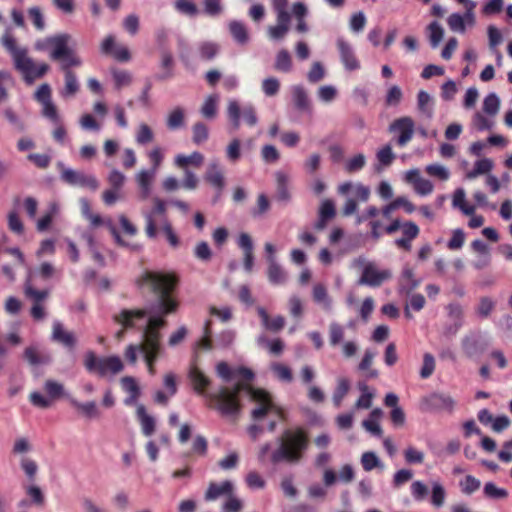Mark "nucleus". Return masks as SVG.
I'll return each mask as SVG.
<instances>
[{"label": "nucleus", "instance_id": "obj_1", "mask_svg": "<svg viewBox=\"0 0 512 512\" xmlns=\"http://www.w3.org/2000/svg\"><path fill=\"white\" fill-rule=\"evenodd\" d=\"M179 279L175 273L145 270L135 280L137 287L157 296L152 312L143 330L141 349L162 350L160 330L167 325L166 316L174 314L179 308V301L173 296Z\"/></svg>", "mask_w": 512, "mask_h": 512}, {"label": "nucleus", "instance_id": "obj_2", "mask_svg": "<svg viewBox=\"0 0 512 512\" xmlns=\"http://www.w3.org/2000/svg\"><path fill=\"white\" fill-rule=\"evenodd\" d=\"M242 391H246L257 404L251 412L253 420H261L270 412L283 418L282 409L275 405L271 395L263 389L254 388L251 384L237 382L232 388L222 386L217 392L210 394L209 398L214 402V409L222 416H236L241 411L239 393Z\"/></svg>", "mask_w": 512, "mask_h": 512}, {"label": "nucleus", "instance_id": "obj_3", "mask_svg": "<svg viewBox=\"0 0 512 512\" xmlns=\"http://www.w3.org/2000/svg\"><path fill=\"white\" fill-rule=\"evenodd\" d=\"M70 40L69 34L61 33L47 37L42 44H38V49H49L50 58L60 62V68L65 76L64 96H73L78 92L79 84L71 67H78L82 64L79 56L69 48Z\"/></svg>", "mask_w": 512, "mask_h": 512}, {"label": "nucleus", "instance_id": "obj_4", "mask_svg": "<svg viewBox=\"0 0 512 512\" xmlns=\"http://www.w3.org/2000/svg\"><path fill=\"white\" fill-rule=\"evenodd\" d=\"M308 446L309 437L303 428L286 429L279 438V447L271 453L270 461L272 464L298 463Z\"/></svg>", "mask_w": 512, "mask_h": 512}, {"label": "nucleus", "instance_id": "obj_5", "mask_svg": "<svg viewBox=\"0 0 512 512\" xmlns=\"http://www.w3.org/2000/svg\"><path fill=\"white\" fill-rule=\"evenodd\" d=\"M2 45L12 56L14 67L19 71L27 85H32L36 79L42 78L49 70L46 63L35 64L28 56L27 49L20 48L11 32H5L1 38Z\"/></svg>", "mask_w": 512, "mask_h": 512}, {"label": "nucleus", "instance_id": "obj_6", "mask_svg": "<svg viewBox=\"0 0 512 512\" xmlns=\"http://www.w3.org/2000/svg\"><path fill=\"white\" fill-rule=\"evenodd\" d=\"M84 367L89 373H96L99 377H105L108 373L115 375L124 369L120 357H97L93 351L85 354Z\"/></svg>", "mask_w": 512, "mask_h": 512}, {"label": "nucleus", "instance_id": "obj_7", "mask_svg": "<svg viewBox=\"0 0 512 512\" xmlns=\"http://www.w3.org/2000/svg\"><path fill=\"white\" fill-rule=\"evenodd\" d=\"M226 115L233 132L239 130L241 121L249 127H254L258 122L255 107L250 104L240 105L237 100H229Z\"/></svg>", "mask_w": 512, "mask_h": 512}, {"label": "nucleus", "instance_id": "obj_8", "mask_svg": "<svg viewBox=\"0 0 512 512\" xmlns=\"http://www.w3.org/2000/svg\"><path fill=\"white\" fill-rule=\"evenodd\" d=\"M23 293L26 299L32 302L30 310L31 317L36 321L43 320L46 317L44 302L49 297V290L36 289L29 277L24 283Z\"/></svg>", "mask_w": 512, "mask_h": 512}, {"label": "nucleus", "instance_id": "obj_9", "mask_svg": "<svg viewBox=\"0 0 512 512\" xmlns=\"http://www.w3.org/2000/svg\"><path fill=\"white\" fill-rule=\"evenodd\" d=\"M24 256L18 248H7L0 246V266L2 274L8 281L15 280V268L22 266Z\"/></svg>", "mask_w": 512, "mask_h": 512}, {"label": "nucleus", "instance_id": "obj_10", "mask_svg": "<svg viewBox=\"0 0 512 512\" xmlns=\"http://www.w3.org/2000/svg\"><path fill=\"white\" fill-rule=\"evenodd\" d=\"M60 178L71 186L88 188L92 191H96L99 188V182L95 176L71 168H63Z\"/></svg>", "mask_w": 512, "mask_h": 512}, {"label": "nucleus", "instance_id": "obj_11", "mask_svg": "<svg viewBox=\"0 0 512 512\" xmlns=\"http://www.w3.org/2000/svg\"><path fill=\"white\" fill-rule=\"evenodd\" d=\"M148 315L145 308L128 309L123 308L119 312L113 314L112 320L115 324L124 329L134 330L137 328V322L144 320Z\"/></svg>", "mask_w": 512, "mask_h": 512}, {"label": "nucleus", "instance_id": "obj_12", "mask_svg": "<svg viewBox=\"0 0 512 512\" xmlns=\"http://www.w3.org/2000/svg\"><path fill=\"white\" fill-rule=\"evenodd\" d=\"M392 273L389 269L379 270L377 266L368 262L364 265L362 275L358 281L360 285H367L370 287H379L385 281L391 279Z\"/></svg>", "mask_w": 512, "mask_h": 512}, {"label": "nucleus", "instance_id": "obj_13", "mask_svg": "<svg viewBox=\"0 0 512 512\" xmlns=\"http://www.w3.org/2000/svg\"><path fill=\"white\" fill-rule=\"evenodd\" d=\"M391 132H398L397 145L404 147L411 141L414 135V121L409 116L400 117L394 120L390 127Z\"/></svg>", "mask_w": 512, "mask_h": 512}, {"label": "nucleus", "instance_id": "obj_14", "mask_svg": "<svg viewBox=\"0 0 512 512\" xmlns=\"http://www.w3.org/2000/svg\"><path fill=\"white\" fill-rule=\"evenodd\" d=\"M204 180L216 190L214 198V202H216L225 188L224 173L218 163L212 162L208 165L204 174Z\"/></svg>", "mask_w": 512, "mask_h": 512}, {"label": "nucleus", "instance_id": "obj_15", "mask_svg": "<svg viewBox=\"0 0 512 512\" xmlns=\"http://www.w3.org/2000/svg\"><path fill=\"white\" fill-rule=\"evenodd\" d=\"M23 359L33 368L52 362L51 354L38 345L27 346L23 352Z\"/></svg>", "mask_w": 512, "mask_h": 512}, {"label": "nucleus", "instance_id": "obj_16", "mask_svg": "<svg viewBox=\"0 0 512 512\" xmlns=\"http://www.w3.org/2000/svg\"><path fill=\"white\" fill-rule=\"evenodd\" d=\"M188 377L192 383L193 389L197 394L206 395L212 402L211 407L214 409V402L209 398L211 393L206 394V389L210 386L211 380L207 377L195 364H192L189 369Z\"/></svg>", "mask_w": 512, "mask_h": 512}, {"label": "nucleus", "instance_id": "obj_17", "mask_svg": "<svg viewBox=\"0 0 512 512\" xmlns=\"http://www.w3.org/2000/svg\"><path fill=\"white\" fill-rule=\"evenodd\" d=\"M402 237L395 240V245L407 252L412 249V241L416 239L420 234V228L412 221L403 222L401 229Z\"/></svg>", "mask_w": 512, "mask_h": 512}, {"label": "nucleus", "instance_id": "obj_18", "mask_svg": "<svg viewBox=\"0 0 512 512\" xmlns=\"http://www.w3.org/2000/svg\"><path fill=\"white\" fill-rule=\"evenodd\" d=\"M337 48L340 54L341 62L348 71H355L360 68V62L357 59L352 46L344 39L337 40Z\"/></svg>", "mask_w": 512, "mask_h": 512}, {"label": "nucleus", "instance_id": "obj_19", "mask_svg": "<svg viewBox=\"0 0 512 512\" xmlns=\"http://www.w3.org/2000/svg\"><path fill=\"white\" fill-rule=\"evenodd\" d=\"M461 346L464 354L468 358H472L483 353L487 347V344L482 340L479 335L471 334L467 335L462 339Z\"/></svg>", "mask_w": 512, "mask_h": 512}, {"label": "nucleus", "instance_id": "obj_20", "mask_svg": "<svg viewBox=\"0 0 512 512\" xmlns=\"http://www.w3.org/2000/svg\"><path fill=\"white\" fill-rule=\"evenodd\" d=\"M52 340L62 344L64 347L73 350L76 346L77 339L73 332L66 331L62 323L55 321L52 327Z\"/></svg>", "mask_w": 512, "mask_h": 512}, {"label": "nucleus", "instance_id": "obj_21", "mask_svg": "<svg viewBox=\"0 0 512 512\" xmlns=\"http://www.w3.org/2000/svg\"><path fill=\"white\" fill-rule=\"evenodd\" d=\"M233 484L226 480L222 483L211 482L208 486V489L205 492V500L206 501H214L221 496H229L233 494Z\"/></svg>", "mask_w": 512, "mask_h": 512}, {"label": "nucleus", "instance_id": "obj_22", "mask_svg": "<svg viewBox=\"0 0 512 512\" xmlns=\"http://www.w3.org/2000/svg\"><path fill=\"white\" fill-rule=\"evenodd\" d=\"M428 405L438 411H447L451 413L455 406L454 399L447 394L444 393H433L427 399Z\"/></svg>", "mask_w": 512, "mask_h": 512}, {"label": "nucleus", "instance_id": "obj_23", "mask_svg": "<svg viewBox=\"0 0 512 512\" xmlns=\"http://www.w3.org/2000/svg\"><path fill=\"white\" fill-rule=\"evenodd\" d=\"M257 313L261 318L262 325L269 331L278 332L285 326V318L281 315L270 318L269 314L263 307L257 308Z\"/></svg>", "mask_w": 512, "mask_h": 512}, {"label": "nucleus", "instance_id": "obj_24", "mask_svg": "<svg viewBox=\"0 0 512 512\" xmlns=\"http://www.w3.org/2000/svg\"><path fill=\"white\" fill-rule=\"evenodd\" d=\"M268 270L267 276L270 283L274 285H280L286 281V273L281 266L276 262L275 257H267Z\"/></svg>", "mask_w": 512, "mask_h": 512}, {"label": "nucleus", "instance_id": "obj_25", "mask_svg": "<svg viewBox=\"0 0 512 512\" xmlns=\"http://www.w3.org/2000/svg\"><path fill=\"white\" fill-rule=\"evenodd\" d=\"M292 98L294 105L298 110L304 112L311 111L310 100L303 86L295 85L292 87Z\"/></svg>", "mask_w": 512, "mask_h": 512}, {"label": "nucleus", "instance_id": "obj_26", "mask_svg": "<svg viewBox=\"0 0 512 512\" xmlns=\"http://www.w3.org/2000/svg\"><path fill=\"white\" fill-rule=\"evenodd\" d=\"M69 402L74 408H76L87 418H98L100 416V411L95 401L82 403L75 398H70Z\"/></svg>", "mask_w": 512, "mask_h": 512}, {"label": "nucleus", "instance_id": "obj_27", "mask_svg": "<svg viewBox=\"0 0 512 512\" xmlns=\"http://www.w3.org/2000/svg\"><path fill=\"white\" fill-rule=\"evenodd\" d=\"M137 417L141 424L142 433L145 436H151L155 432V420L147 414L143 405L137 407Z\"/></svg>", "mask_w": 512, "mask_h": 512}, {"label": "nucleus", "instance_id": "obj_28", "mask_svg": "<svg viewBox=\"0 0 512 512\" xmlns=\"http://www.w3.org/2000/svg\"><path fill=\"white\" fill-rule=\"evenodd\" d=\"M204 156L200 152H193L191 155L186 156L179 154L175 157V165L182 169H187L188 165L200 167L203 164Z\"/></svg>", "mask_w": 512, "mask_h": 512}, {"label": "nucleus", "instance_id": "obj_29", "mask_svg": "<svg viewBox=\"0 0 512 512\" xmlns=\"http://www.w3.org/2000/svg\"><path fill=\"white\" fill-rule=\"evenodd\" d=\"M312 296H313V300L316 303L322 305L323 309H325L327 311H329L331 309L332 300L329 297L327 289L323 284L318 283V284L314 285L313 291H312Z\"/></svg>", "mask_w": 512, "mask_h": 512}, {"label": "nucleus", "instance_id": "obj_30", "mask_svg": "<svg viewBox=\"0 0 512 512\" xmlns=\"http://www.w3.org/2000/svg\"><path fill=\"white\" fill-rule=\"evenodd\" d=\"M375 355L376 353L374 351L367 349L358 365V369L366 372V377L370 379L377 378L379 375L376 369L371 368Z\"/></svg>", "mask_w": 512, "mask_h": 512}, {"label": "nucleus", "instance_id": "obj_31", "mask_svg": "<svg viewBox=\"0 0 512 512\" xmlns=\"http://www.w3.org/2000/svg\"><path fill=\"white\" fill-rule=\"evenodd\" d=\"M155 173L156 172L153 170H141L136 176L143 198H146L150 193V187Z\"/></svg>", "mask_w": 512, "mask_h": 512}, {"label": "nucleus", "instance_id": "obj_32", "mask_svg": "<svg viewBox=\"0 0 512 512\" xmlns=\"http://www.w3.org/2000/svg\"><path fill=\"white\" fill-rule=\"evenodd\" d=\"M122 387L125 391L129 392L131 396L125 399L126 405H131L140 395V389L133 377L125 376L121 379Z\"/></svg>", "mask_w": 512, "mask_h": 512}, {"label": "nucleus", "instance_id": "obj_33", "mask_svg": "<svg viewBox=\"0 0 512 512\" xmlns=\"http://www.w3.org/2000/svg\"><path fill=\"white\" fill-rule=\"evenodd\" d=\"M493 168L492 160L488 158L477 160L474 164V168L467 172L466 177L468 179H474L479 175L488 174Z\"/></svg>", "mask_w": 512, "mask_h": 512}, {"label": "nucleus", "instance_id": "obj_34", "mask_svg": "<svg viewBox=\"0 0 512 512\" xmlns=\"http://www.w3.org/2000/svg\"><path fill=\"white\" fill-rule=\"evenodd\" d=\"M274 68L277 71L288 73L292 69L291 55L286 49H281L275 59Z\"/></svg>", "mask_w": 512, "mask_h": 512}, {"label": "nucleus", "instance_id": "obj_35", "mask_svg": "<svg viewBox=\"0 0 512 512\" xmlns=\"http://www.w3.org/2000/svg\"><path fill=\"white\" fill-rule=\"evenodd\" d=\"M229 31L235 41L239 44L247 43L249 36L246 26L243 23L239 21H231L229 24Z\"/></svg>", "mask_w": 512, "mask_h": 512}, {"label": "nucleus", "instance_id": "obj_36", "mask_svg": "<svg viewBox=\"0 0 512 512\" xmlns=\"http://www.w3.org/2000/svg\"><path fill=\"white\" fill-rule=\"evenodd\" d=\"M277 192L276 198L281 202H288L291 198L289 189H288V178L286 175L282 173H277Z\"/></svg>", "mask_w": 512, "mask_h": 512}, {"label": "nucleus", "instance_id": "obj_37", "mask_svg": "<svg viewBox=\"0 0 512 512\" xmlns=\"http://www.w3.org/2000/svg\"><path fill=\"white\" fill-rule=\"evenodd\" d=\"M175 10L185 16L195 17L199 13L197 5L191 0H175Z\"/></svg>", "mask_w": 512, "mask_h": 512}, {"label": "nucleus", "instance_id": "obj_38", "mask_svg": "<svg viewBox=\"0 0 512 512\" xmlns=\"http://www.w3.org/2000/svg\"><path fill=\"white\" fill-rule=\"evenodd\" d=\"M452 204L459 208L465 215H473L475 207L468 205L465 200V192L463 189H457L453 195Z\"/></svg>", "mask_w": 512, "mask_h": 512}, {"label": "nucleus", "instance_id": "obj_39", "mask_svg": "<svg viewBox=\"0 0 512 512\" xmlns=\"http://www.w3.org/2000/svg\"><path fill=\"white\" fill-rule=\"evenodd\" d=\"M417 105L419 111L424 114L427 118H432L433 108L431 106V97L424 91L420 90L417 95Z\"/></svg>", "mask_w": 512, "mask_h": 512}, {"label": "nucleus", "instance_id": "obj_40", "mask_svg": "<svg viewBox=\"0 0 512 512\" xmlns=\"http://www.w3.org/2000/svg\"><path fill=\"white\" fill-rule=\"evenodd\" d=\"M217 103L218 97L216 95H209L201 107L202 116L206 119H213L217 114Z\"/></svg>", "mask_w": 512, "mask_h": 512}, {"label": "nucleus", "instance_id": "obj_41", "mask_svg": "<svg viewBox=\"0 0 512 512\" xmlns=\"http://www.w3.org/2000/svg\"><path fill=\"white\" fill-rule=\"evenodd\" d=\"M329 343L332 347L338 346L344 338V328L337 322L329 324Z\"/></svg>", "mask_w": 512, "mask_h": 512}, {"label": "nucleus", "instance_id": "obj_42", "mask_svg": "<svg viewBox=\"0 0 512 512\" xmlns=\"http://www.w3.org/2000/svg\"><path fill=\"white\" fill-rule=\"evenodd\" d=\"M350 389V383L346 378H340L337 382L336 389L333 393V402L339 407Z\"/></svg>", "mask_w": 512, "mask_h": 512}, {"label": "nucleus", "instance_id": "obj_43", "mask_svg": "<svg viewBox=\"0 0 512 512\" xmlns=\"http://www.w3.org/2000/svg\"><path fill=\"white\" fill-rule=\"evenodd\" d=\"M483 493L489 499H506L509 495L506 489L497 487L493 482L484 485Z\"/></svg>", "mask_w": 512, "mask_h": 512}, {"label": "nucleus", "instance_id": "obj_44", "mask_svg": "<svg viewBox=\"0 0 512 512\" xmlns=\"http://www.w3.org/2000/svg\"><path fill=\"white\" fill-rule=\"evenodd\" d=\"M446 491L439 482L432 483L431 504L436 508L442 507L445 503Z\"/></svg>", "mask_w": 512, "mask_h": 512}, {"label": "nucleus", "instance_id": "obj_45", "mask_svg": "<svg viewBox=\"0 0 512 512\" xmlns=\"http://www.w3.org/2000/svg\"><path fill=\"white\" fill-rule=\"evenodd\" d=\"M271 371L280 381L289 383L293 380V374L291 369L284 364L277 362L272 363Z\"/></svg>", "mask_w": 512, "mask_h": 512}, {"label": "nucleus", "instance_id": "obj_46", "mask_svg": "<svg viewBox=\"0 0 512 512\" xmlns=\"http://www.w3.org/2000/svg\"><path fill=\"white\" fill-rule=\"evenodd\" d=\"M361 465L363 469L367 472L372 471L377 467H382L380 459L378 458L376 453L372 451H367L362 454Z\"/></svg>", "mask_w": 512, "mask_h": 512}, {"label": "nucleus", "instance_id": "obj_47", "mask_svg": "<svg viewBox=\"0 0 512 512\" xmlns=\"http://www.w3.org/2000/svg\"><path fill=\"white\" fill-rule=\"evenodd\" d=\"M136 142L139 145H146L153 141L154 133L146 123H141L136 132Z\"/></svg>", "mask_w": 512, "mask_h": 512}, {"label": "nucleus", "instance_id": "obj_48", "mask_svg": "<svg viewBox=\"0 0 512 512\" xmlns=\"http://www.w3.org/2000/svg\"><path fill=\"white\" fill-rule=\"evenodd\" d=\"M427 30L429 32V40L431 46L433 48L437 47L444 35L443 28L438 22L434 21L428 25Z\"/></svg>", "mask_w": 512, "mask_h": 512}, {"label": "nucleus", "instance_id": "obj_49", "mask_svg": "<svg viewBox=\"0 0 512 512\" xmlns=\"http://www.w3.org/2000/svg\"><path fill=\"white\" fill-rule=\"evenodd\" d=\"M184 123V111L182 108L177 107L172 110L167 118V127L170 130H176L182 127Z\"/></svg>", "mask_w": 512, "mask_h": 512}, {"label": "nucleus", "instance_id": "obj_50", "mask_svg": "<svg viewBox=\"0 0 512 512\" xmlns=\"http://www.w3.org/2000/svg\"><path fill=\"white\" fill-rule=\"evenodd\" d=\"M161 66L166 70L163 74L157 76L159 80H166L173 76L172 67H173V57L172 54L168 51H163L161 55Z\"/></svg>", "mask_w": 512, "mask_h": 512}, {"label": "nucleus", "instance_id": "obj_51", "mask_svg": "<svg viewBox=\"0 0 512 512\" xmlns=\"http://www.w3.org/2000/svg\"><path fill=\"white\" fill-rule=\"evenodd\" d=\"M500 107V100L495 93L488 94L483 101V110L488 115L494 116L497 114Z\"/></svg>", "mask_w": 512, "mask_h": 512}, {"label": "nucleus", "instance_id": "obj_52", "mask_svg": "<svg viewBox=\"0 0 512 512\" xmlns=\"http://www.w3.org/2000/svg\"><path fill=\"white\" fill-rule=\"evenodd\" d=\"M435 366L436 364L434 356L430 353H425L423 355V364L420 370V377L422 379L429 378L434 373Z\"/></svg>", "mask_w": 512, "mask_h": 512}, {"label": "nucleus", "instance_id": "obj_53", "mask_svg": "<svg viewBox=\"0 0 512 512\" xmlns=\"http://www.w3.org/2000/svg\"><path fill=\"white\" fill-rule=\"evenodd\" d=\"M359 389L362 394L356 401V408L358 409H368L372 405L373 394L368 391V386L366 384H359Z\"/></svg>", "mask_w": 512, "mask_h": 512}, {"label": "nucleus", "instance_id": "obj_54", "mask_svg": "<svg viewBox=\"0 0 512 512\" xmlns=\"http://www.w3.org/2000/svg\"><path fill=\"white\" fill-rule=\"evenodd\" d=\"M4 116L7 121L18 131L23 132L26 129V125L24 121L20 118L19 115L10 107L6 108L4 111Z\"/></svg>", "mask_w": 512, "mask_h": 512}, {"label": "nucleus", "instance_id": "obj_55", "mask_svg": "<svg viewBox=\"0 0 512 512\" xmlns=\"http://www.w3.org/2000/svg\"><path fill=\"white\" fill-rule=\"evenodd\" d=\"M162 350H149V349H141V352L144 354V360L147 365V369L150 375H155V363L160 356Z\"/></svg>", "mask_w": 512, "mask_h": 512}, {"label": "nucleus", "instance_id": "obj_56", "mask_svg": "<svg viewBox=\"0 0 512 512\" xmlns=\"http://www.w3.org/2000/svg\"><path fill=\"white\" fill-rule=\"evenodd\" d=\"M481 486V482L472 475H467L464 480L460 481L461 491L464 494L471 495Z\"/></svg>", "mask_w": 512, "mask_h": 512}, {"label": "nucleus", "instance_id": "obj_57", "mask_svg": "<svg viewBox=\"0 0 512 512\" xmlns=\"http://www.w3.org/2000/svg\"><path fill=\"white\" fill-rule=\"evenodd\" d=\"M198 50L203 60H212L217 55L219 47L212 42H203L199 45Z\"/></svg>", "mask_w": 512, "mask_h": 512}, {"label": "nucleus", "instance_id": "obj_58", "mask_svg": "<svg viewBox=\"0 0 512 512\" xmlns=\"http://www.w3.org/2000/svg\"><path fill=\"white\" fill-rule=\"evenodd\" d=\"M226 157L232 163L237 162L241 157V141L234 138L226 148Z\"/></svg>", "mask_w": 512, "mask_h": 512}, {"label": "nucleus", "instance_id": "obj_59", "mask_svg": "<svg viewBox=\"0 0 512 512\" xmlns=\"http://www.w3.org/2000/svg\"><path fill=\"white\" fill-rule=\"evenodd\" d=\"M447 24L453 32L464 33L466 25L464 24V17L459 13H452L447 18Z\"/></svg>", "mask_w": 512, "mask_h": 512}, {"label": "nucleus", "instance_id": "obj_60", "mask_svg": "<svg viewBox=\"0 0 512 512\" xmlns=\"http://www.w3.org/2000/svg\"><path fill=\"white\" fill-rule=\"evenodd\" d=\"M44 390L52 399L60 398L64 394L63 385L51 379L45 382Z\"/></svg>", "mask_w": 512, "mask_h": 512}, {"label": "nucleus", "instance_id": "obj_61", "mask_svg": "<svg viewBox=\"0 0 512 512\" xmlns=\"http://www.w3.org/2000/svg\"><path fill=\"white\" fill-rule=\"evenodd\" d=\"M193 142L201 144L208 139L209 132L207 126L202 122H197L193 125Z\"/></svg>", "mask_w": 512, "mask_h": 512}, {"label": "nucleus", "instance_id": "obj_62", "mask_svg": "<svg viewBox=\"0 0 512 512\" xmlns=\"http://www.w3.org/2000/svg\"><path fill=\"white\" fill-rule=\"evenodd\" d=\"M162 231L165 234L169 245L172 248H178L180 245V239L178 235L174 232L172 224L168 220H165L163 222Z\"/></svg>", "mask_w": 512, "mask_h": 512}, {"label": "nucleus", "instance_id": "obj_63", "mask_svg": "<svg viewBox=\"0 0 512 512\" xmlns=\"http://www.w3.org/2000/svg\"><path fill=\"white\" fill-rule=\"evenodd\" d=\"M411 494L415 501L421 502L428 495V487L421 481L417 480L411 484Z\"/></svg>", "mask_w": 512, "mask_h": 512}, {"label": "nucleus", "instance_id": "obj_64", "mask_svg": "<svg viewBox=\"0 0 512 512\" xmlns=\"http://www.w3.org/2000/svg\"><path fill=\"white\" fill-rule=\"evenodd\" d=\"M280 89V82L277 78H266L262 82V90L266 96H275Z\"/></svg>", "mask_w": 512, "mask_h": 512}]
</instances>
